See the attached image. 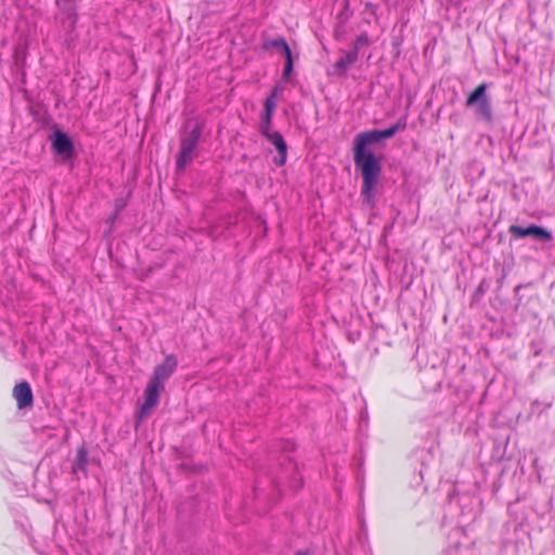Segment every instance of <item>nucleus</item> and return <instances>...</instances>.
Returning <instances> with one entry per match:
<instances>
[{
  "instance_id": "1",
  "label": "nucleus",
  "mask_w": 555,
  "mask_h": 555,
  "mask_svg": "<svg viewBox=\"0 0 555 555\" xmlns=\"http://www.w3.org/2000/svg\"><path fill=\"white\" fill-rule=\"evenodd\" d=\"M372 142L356 141L353 146L354 165L363 179L361 195L363 201L370 206L374 203L376 188L382 176V156L373 152L371 147Z\"/></svg>"
},
{
  "instance_id": "2",
  "label": "nucleus",
  "mask_w": 555,
  "mask_h": 555,
  "mask_svg": "<svg viewBox=\"0 0 555 555\" xmlns=\"http://www.w3.org/2000/svg\"><path fill=\"white\" fill-rule=\"evenodd\" d=\"M486 83H480L466 99L465 105L467 107H475V113L478 117L490 120L492 117V109L489 99L486 96Z\"/></svg>"
},
{
  "instance_id": "3",
  "label": "nucleus",
  "mask_w": 555,
  "mask_h": 555,
  "mask_svg": "<svg viewBox=\"0 0 555 555\" xmlns=\"http://www.w3.org/2000/svg\"><path fill=\"white\" fill-rule=\"evenodd\" d=\"M282 91H283V89L280 86H275L271 90L270 94L267 96V99L264 100V103H263V113L261 115L260 127H261V131H262L263 135H266L267 139H282V135L276 132L273 134H270L268 132L270 124H271L272 115L276 108L279 99L282 94Z\"/></svg>"
},
{
  "instance_id": "4",
  "label": "nucleus",
  "mask_w": 555,
  "mask_h": 555,
  "mask_svg": "<svg viewBox=\"0 0 555 555\" xmlns=\"http://www.w3.org/2000/svg\"><path fill=\"white\" fill-rule=\"evenodd\" d=\"M165 387L159 386L158 384L149 380L146 388L144 390V401L140 408L139 418L143 420L149 413L154 409L158 402L162 391Z\"/></svg>"
},
{
  "instance_id": "5",
  "label": "nucleus",
  "mask_w": 555,
  "mask_h": 555,
  "mask_svg": "<svg viewBox=\"0 0 555 555\" xmlns=\"http://www.w3.org/2000/svg\"><path fill=\"white\" fill-rule=\"evenodd\" d=\"M178 366V360L176 356H166L164 362L156 365L153 375L150 380L165 387V383L170 378Z\"/></svg>"
},
{
  "instance_id": "6",
  "label": "nucleus",
  "mask_w": 555,
  "mask_h": 555,
  "mask_svg": "<svg viewBox=\"0 0 555 555\" xmlns=\"http://www.w3.org/2000/svg\"><path fill=\"white\" fill-rule=\"evenodd\" d=\"M508 232L516 238H522L526 236H533L537 240L548 242L552 241V233L546 229L537 224H530L527 228L513 224L509 227Z\"/></svg>"
},
{
  "instance_id": "7",
  "label": "nucleus",
  "mask_w": 555,
  "mask_h": 555,
  "mask_svg": "<svg viewBox=\"0 0 555 555\" xmlns=\"http://www.w3.org/2000/svg\"><path fill=\"white\" fill-rule=\"evenodd\" d=\"M13 397L17 402L18 409H25L33 405V390L27 382H22L15 385L13 388Z\"/></svg>"
},
{
  "instance_id": "8",
  "label": "nucleus",
  "mask_w": 555,
  "mask_h": 555,
  "mask_svg": "<svg viewBox=\"0 0 555 555\" xmlns=\"http://www.w3.org/2000/svg\"><path fill=\"white\" fill-rule=\"evenodd\" d=\"M197 141H183L177 159V168L179 171L184 170L185 166L195 157Z\"/></svg>"
},
{
  "instance_id": "9",
  "label": "nucleus",
  "mask_w": 555,
  "mask_h": 555,
  "mask_svg": "<svg viewBox=\"0 0 555 555\" xmlns=\"http://www.w3.org/2000/svg\"><path fill=\"white\" fill-rule=\"evenodd\" d=\"M404 128L403 125H401L400 122H397L386 129H383V130H371V131H365V132H361L359 133L356 139H365V140H369V139H388L390 137H392L393 134H396L399 129H402Z\"/></svg>"
},
{
  "instance_id": "10",
  "label": "nucleus",
  "mask_w": 555,
  "mask_h": 555,
  "mask_svg": "<svg viewBox=\"0 0 555 555\" xmlns=\"http://www.w3.org/2000/svg\"><path fill=\"white\" fill-rule=\"evenodd\" d=\"M185 139H199L205 134V124L198 117H193L186 120L183 127Z\"/></svg>"
},
{
  "instance_id": "11",
  "label": "nucleus",
  "mask_w": 555,
  "mask_h": 555,
  "mask_svg": "<svg viewBox=\"0 0 555 555\" xmlns=\"http://www.w3.org/2000/svg\"><path fill=\"white\" fill-rule=\"evenodd\" d=\"M358 59V49L354 48L348 51L344 56L335 62L333 65L336 75H344L349 67H351Z\"/></svg>"
},
{
  "instance_id": "12",
  "label": "nucleus",
  "mask_w": 555,
  "mask_h": 555,
  "mask_svg": "<svg viewBox=\"0 0 555 555\" xmlns=\"http://www.w3.org/2000/svg\"><path fill=\"white\" fill-rule=\"evenodd\" d=\"M88 463V450L85 447L78 448L76 460L72 466L73 474L78 475L79 473H82L85 476H87Z\"/></svg>"
},
{
  "instance_id": "13",
  "label": "nucleus",
  "mask_w": 555,
  "mask_h": 555,
  "mask_svg": "<svg viewBox=\"0 0 555 555\" xmlns=\"http://www.w3.org/2000/svg\"><path fill=\"white\" fill-rule=\"evenodd\" d=\"M53 142V151L56 155L62 157L63 159H68L72 157L74 152L73 141H52Z\"/></svg>"
},
{
  "instance_id": "14",
  "label": "nucleus",
  "mask_w": 555,
  "mask_h": 555,
  "mask_svg": "<svg viewBox=\"0 0 555 555\" xmlns=\"http://www.w3.org/2000/svg\"><path fill=\"white\" fill-rule=\"evenodd\" d=\"M276 150V155L273 157V163L276 166H283L286 162L287 145L286 141H273Z\"/></svg>"
},
{
  "instance_id": "15",
  "label": "nucleus",
  "mask_w": 555,
  "mask_h": 555,
  "mask_svg": "<svg viewBox=\"0 0 555 555\" xmlns=\"http://www.w3.org/2000/svg\"><path fill=\"white\" fill-rule=\"evenodd\" d=\"M263 48L264 49L276 48V49L281 50L284 53V55L292 53L286 40L282 37L275 38V39L269 41L268 43H264Z\"/></svg>"
},
{
  "instance_id": "16",
  "label": "nucleus",
  "mask_w": 555,
  "mask_h": 555,
  "mask_svg": "<svg viewBox=\"0 0 555 555\" xmlns=\"http://www.w3.org/2000/svg\"><path fill=\"white\" fill-rule=\"evenodd\" d=\"M285 59H286V63H285V66H284V69H283V77L286 79V78H288L289 74L293 70L292 53L285 55Z\"/></svg>"
},
{
  "instance_id": "17",
  "label": "nucleus",
  "mask_w": 555,
  "mask_h": 555,
  "mask_svg": "<svg viewBox=\"0 0 555 555\" xmlns=\"http://www.w3.org/2000/svg\"><path fill=\"white\" fill-rule=\"evenodd\" d=\"M366 43H367V36L366 35H362V36L358 37L357 43H356L354 48L358 49L359 46L366 44Z\"/></svg>"
},
{
  "instance_id": "18",
  "label": "nucleus",
  "mask_w": 555,
  "mask_h": 555,
  "mask_svg": "<svg viewBox=\"0 0 555 555\" xmlns=\"http://www.w3.org/2000/svg\"><path fill=\"white\" fill-rule=\"evenodd\" d=\"M52 139H57V140H61V139H68L66 137V134L64 132H62L61 130H56L54 131L53 133V138Z\"/></svg>"
},
{
  "instance_id": "19",
  "label": "nucleus",
  "mask_w": 555,
  "mask_h": 555,
  "mask_svg": "<svg viewBox=\"0 0 555 555\" xmlns=\"http://www.w3.org/2000/svg\"><path fill=\"white\" fill-rule=\"evenodd\" d=\"M375 9H376V5L373 4L372 2H366L365 3V10L371 12V13H375Z\"/></svg>"
},
{
  "instance_id": "20",
  "label": "nucleus",
  "mask_w": 555,
  "mask_h": 555,
  "mask_svg": "<svg viewBox=\"0 0 555 555\" xmlns=\"http://www.w3.org/2000/svg\"><path fill=\"white\" fill-rule=\"evenodd\" d=\"M295 555H309V554H308V553H306V552H301V551H300V552H297Z\"/></svg>"
}]
</instances>
